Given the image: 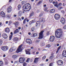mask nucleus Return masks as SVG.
<instances>
[{"instance_id": "38", "label": "nucleus", "mask_w": 66, "mask_h": 66, "mask_svg": "<svg viewBox=\"0 0 66 66\" xmlns=\"http://www.w3.org/2000/svg\"><path fill=\"white\" fill-rule=\"evenodd\" d=\"M27 20V19H24L23 21V23L24 24H25V23L26 22V21Z\"/></svg>"}, {"instance_id": "57", "label": "nucleus", "mask_w": 66, "mask_h": 66, "mask_svg": "<svg viewBox=\"0 0 66 66\" xmlns=\"http://www.w3.org/2000/svg\"><path fill=\"white\" fill-rule=\"evenodd\" d=\"M16 16H17V15H16L14 14V15H13V17H16Z\"/></svg>"}, {"instance_id": "51", "label": "nucleus", "mask_w": 66, "mask_h": 66, "mask_svg": "<svg viewBox=\"0 0 66 66\" xmlns=\"http://www.w3.org/2000/svg\"><path fill=\"white\" fill-rule=\"evenodd\" d=\"M26 64H27L26 63V62H24L23 63V65L24 66H26Z\"/></svg>"}, {"instance_id": "4", "label": "nucleus", "mask_w": 66, "mask_h": 66, "mask_svg": "<svg viewBox=\"0 0 66 66\" xmlns=\"http://www.w3.org/2000/svg\"><path fill=\"white\" fill-rule=\"evenodd\" d=\"M25 60V58L24 57H20L19 59V62L20 63H22L24 62Z\"/></svg>"}, {"instance_id": "15", "label": "nucleus", "mask_w": 66, "mask_h": 66, "mask_svg": "<svg viewBox=\"0 0 66 66\" xmlns=\"http://www.w3.org/2000/svg\"><path fill=\"white\" fill-rule=\"evenodd\" d=\"M31 35L34 37H36V36H37V34L36 33H32L31 34Z\"/></svg>"}, {"instance_id": "45", "label": "nucleus", "mask_w": 66, "mask_h": 66, "mask_svg": "<svg viewBox=\"0 0 66 66\" xmlns=\"http://www.w3.org/2000/svg\"><path fill=\"white\" fill-rule=\"evenodd\" d=\"M42 3V1H39L38 4H40Z\"/></svg>"}, {"instance_id": "55", "label": "nucleus", "mask_w": 66, "mask_h": 66, "mask_svg": "<svg viewBox=\"0 0 66 66\" xmlns=\"http://www.w3.org/2000/svg\"><path fill=\"white\" fill-rule=\"evenodd\" d=\"M43 15V14H40L39 16V17H41V16H42V15Z\"/></svg>"}, {"instance_id": "47", "label": "nucleus", "mask_w": 66, "mask_h": 66, "mask_svg": "<svg viewBox=\"0 0 66 66\" xmlns=\"http://www.w3.org/2000/svg\"><path fill=\"white\" fill-rule=\"evenodd\" d=\"M3 43V42H2V41L1 40H0V45H1Z\"/></svg>"}, {"instance_id": "1", "label": "nucleus", "mask_w": 66, "mask_h": 66, "mask_svg": "<svg viewBox=\"0 0 66 66\" xmlns=\"http://www.w3.org/2000/svg\"><path fill=\"white\" fill-rule=\"evenodd\" d=\"M63 31L61 29H58L55 32V36L57 38H60L62 37L63 35Z\"/></svg>"}, {"instance_id": "32", "label": "nucleus", "mask_w": 66, "mask_h": 66, "mask_svg": "<svg viewBox=\"0 0 66 66\" xmlns=\"http://www.w3.org/2000/svg\"><path fill=\"white\" fill-rule=\"evenodd\" d=\"M63 64V61H61V62L58 65H60L61 66V65H62Z\"/></svg>"}, {"instance_id": "13", "label": "nucleus", "mask_w": 66, "mask_h": 66, "mask_svg": "<svg viewBox=\"0 0 66 66\" xmlns=\"http://www.w3.org/2000/svg\"><path fill=\"white\" fill-rule=\"evenodd\" d=\"M12 11V7L11 6H9L7 9V12L9 13H10Z\"/></svg>"}, {"instance_id": "39", "label": "nucleus", "mask_w": 66, "mask_h": 66, "mask_svg": "<svg viewBox=\"0 0 66 66\" xmlns=\"http://www.w3.org/2000/svg\"><path fill=\"white\" fill-rule=\"evenodd\" d=\"M6 16L7 17H8L9 18L11 17V15H6Z\"/></svg>"}, {"instance_id": "17", "label": "nucleus", "mask_w": 66, "mask_h": 66, "mask_svg": "<svg viewBox=\"0 0 66 66\" xmlns=\"http://www.w3.org/2000/svg\"><path fill=\"white\" fill-rule=\"evenodd\" d=\"M26 54H30V50L28 49L26 50Z\"/></svg>"}, {"instance_id": "19", "label": "nucleus", "mask_w": 66, "mask_h": 66, "mask_svg": "<svg viewBox=\"0 0 66 66\" xmlns=\"http://www.w3.org/2000/svg\"><path fill=\"white\" fill-rule=\"evenodd\" d=\"M55 9H52L50 10V12L51 13H54V12H55Z\"/></svg>"}, {"instance_id": "50", "label": "nucleus", "mask_w": 66, "mask_h": 66, "mask_svg": "<svg viewBox=\"0 0 66 66\" xmlns=\"http://www.w3.org/2000/svg\"><path fill=\"white\" fill-rule=\"evenodd\" d=\"M63 9V7H60L59 8H58V10H61V9Z\"/></svg>"}, {"instance_id": "10", "label": "nucleus", "mask_w": 66, "mask_h": 66, "mask_svg": "<svg viewBox=\"0 0 66 66\" xmlns=\"http://www.w3.org/2000/svg\"><path fill=\"white\" fill-rule=\"evenodd\" d=\"M39 22H45V19L43 18H40L39 19Z\"/></svg>"}, {"instance_id": "41", "label": "nucleus", "mask_w": 66, "mask_h": 66, "mask_svg": "<svg viewBox=\"0 0 66 66\" xmlns=\"http://www.w3.org/2000/svg\"><path fill=\"white\" fill-rule=\"evenodd\" d=\"M45 58H46V56H44L43 57H42V60H43L45 59Z\"/></svg>"}, {"instance_id": "14", "label": "nucleus", "mask_w": 66, "mask_h": 66, "mask_svg": "<svg viewBox=\"0 0 66 66\" xmlns=\"http://www.w3.org/2000/svg\"><path fill=\"white\" fill-rule=\"evenodd\" d=\"M1 13V16H2L3 17H5V13L3 11Z\"/></svg>"}, {"instance_id": "23", "label": "nucleus", "mask_w": 66, "mask_h": 66, "mask_svg": "<svg viewBox=\"0 0 66 66\" xmlns=\"http://www.w3.org/2000/svg\"><path fill=\"white\" fill-rule=\"evenodd\" d=\"M18 56V55H15L12 56V57L13 59H16V58H17Z\"/></svg>"}, {"instance_id": "37", "label": "nucleus", "mask_w": 66, "mask_h": 66, "mask_svg": "<svg viewBox=\"0 0 66 66\" xmlns=\"http://www.w3.org/2000/svg\"><path fill=\"white\" fill-rule=\"evenodd\" d=\"M62 61L61 60H59L57 62V63L58 65H59L60 62Z\"/></svg>"}, {"instance_id": "9", "label": "nucleus", "mask_w": 66, "mask_h": 66, "mask_svg": "<svg viewBox=\"0 0 66 66\" xmlns=\"http://www.w3.org/2000/svg\"><path fill=\"white\" fill-rule=\"evenodd\" d=\"M65 19L63 17H62L61 20L60 22H61L62 24H64L65 23Z\"/></svg>"}, {"instance_id": "6", "label": "nucleus", "mask_w": 66, "mask_h": 66, "mask_svg": "<svg viewBox=\"0 0 66 66\" xmlns=\"http://www.w3.org/2000/svg\"><path fill=\"white\" fill-rule=\"evenodd\" d=\"M1 49L3 51H6L9 49V47L7 46H4L2 47Z\"/></svg>"}, {"instance_id": "35", "label": "nucleus", "mask_w": 66, "mask_h": 66, "mask_svg": "<svg viewBox=\"0 0 66 66\" xmlns=\"http://www.w3.org/2000/svg\"><path fill=\"white\" fill-rule=\"evenodd\" d=\"M3 64V62L1 61H0V66H2Z\"/></svg>"}, {"instance_id": "28", "label": "nucleus", "mask_w": 66, "mask_h": 66, "mask_svg": "<svg viewBox=\"0 0 66 66\" xmlns=\"http://www.w3.org/2000/svg\"><path fill=\"white\" fill-rule=\"evenodd\" d=\"M38 24H39V26H40V23L39 22V21H38L37 22V23H36V27H37V26L38 25Z\"/></svg>"}, {"instance_id": "40", "label": "nucleus", "mask_w": 66, "mask_h": 66, "mask_svg": "<svg viewBox=\"0 0 66 66\" xmlns=\"http://www.w3.org/2000/svg\"><path fill=\"white\" fill-rule=\"evenodd\" d=\"M29 61H30V59L28 58L27 60L26 61V62H27V63H29Z\"/></svg>"}, {"instance_id": "52", "label": "nucleus", "mask_w": 66, "mask_h": 66, "mask_svg": "<svg viewBox=\"0 0 66 66\" xmlns=\"http://www.w3.org/2000/svg\"><path fill=\"white\" fill-rule=\"evenodd\" d=\"M49 32L48 31L47 33H46V35H49Z\"/></svg>"}, {"instance_id": "18", "label": "nucleus", "mask_w": 66, "mask_h": 66, "mask_svg": "<svg viewBox=\"0 0 66 66\" xmlns=\"http://www.w3.org/2000/svg\"><path fill=\"white\" fill-rule=\"evenodd\" d=\"M19 30L18 29H16L14 31V33L15 34H17V33H19Z\"/></svg>"}, {"instance_id": "61", "label": "nucleus", "mask_w": 66, "mask_h": 66, "mask_svg": "<svg viewBox=\"0 0 66 66\" xmlns=\"http://www.w3.org/2000/svg\"><path fill=\"white\" fill-rule=\"evenodd\" d=\"M24 1H22V4H23L24 3Z\"/></svg>"}, {"instance_id": "59", "label": "nucleus", "mask_w": 66, "mask_h": 66, "mask_svg": "<svg viewBox=\"0 0 66 66\" xmlns=\"http://www.w3.org/2000/svg\"><path fill=\"white\" fill-rule=\"evenodd\" d=\"M33 60H34V58H31V61H33Z\"/></svg>"}, {"instance_id": "46", "label": "nucleus", "mask_w": 66, "mask_h": 66, "mask_svg": "<svg viewBox=\"0 0 66 66\" xmlns=\"http://www.w3.org/2000/svg\"><path fill=\"white\" fill-rule=\"evenodd\" d=\"M17 19H18V20H20V21H21V19L20 18H18Z\"/></svg>"}, {"instance_id": "43", "label": "nucleus", "mask_w": 66, "mask_h": 66, "mask_svg": "<svg viewBox=\"0 0 66 66\" xmlns=\"http://www.w3.org/2000/svg\"><path fill=\"white\" fill-rule=\"evenodd\" d=\"M52 65H53V63H51L50 64L49 66H52Z\"/></svg>"}, {"instance_id": "53", "label": "nucleus", "mask_w": 66, "mask_h": 66, "mask_svg": "<svg viewBox=\"0 0 66 66\" xmlns=\"http://www.w3.org/2000/svg\"><path fill=\"white\" fill-rule=\"evenodd\" d=\"M49 1L51 3V2H53V0H50Z\"/></svg>"}, {"instance_id": "8", "label": "nucleus", "mask_w": 66, "mask_h": 66, "mask_svg": "<svg viewBox=\"0 0 66 66\" xmlns=\"http://www.w3.org/2000/svg\"><path fill=\"white\" fill-rule=\"evenodd\" d=\"M54 17L56 20H57L60 18V15L58 14H56L54 15Z\"/></svg>"}, {"instance_id": "5", "label": "nucleus", "mask_w": 66, "mask_h": 66, "mask_svg": "<svg viewBox=\"0 0 66 66\" xmlns=\"http://www.w3.org/2000/svg\"><path fill=\"white\" fill-rule=\"evenodd\" d=\"M44 32L43 31H42L39 34V36L38 38V39H42L43 38V33Z\"/></svg>"}, {"instance_id": "22", "label": "nucleus", "mask_w": 66, "mask_h": 66, "mask_svg": "<svg viewBox=\"0 0 66 66\" xmlns=\"http://www.w3.org/2000/svg\"><path fill=\"white\" fill-rule=\"evenodd\" d=\"M58 4V3H57V2H55L54 5V6H56V7H57V8H58V7H59V6L57 5Z\"/></svg>"}, {"instance_id": "2", "label": "nucleus", "mask_w": 66, "mask_h": 66, "mask_svg": "<svg viewBox=\"0 0 66 66\" xmlns=\"http://www.w3.org/2000/svg\"><path fill=\"white\" fill-rule=\"evenodd\" d=\"M30 5L29 4H25L23 6V10H27L29 9L28 11H30V9H31V8L29 6Z\"/></svg>"}, {"instance_id": "20", "label": "nucleus", "mask_w": 66, "mask_h": 66, "mask_svg": "<svg viewBox=\"0 0 66 66\" xmlns=\"http://www.w3.org/2000/svg\"><path fill=\"white\" fill-rule=\"evenodd\" d=\"M11 35H10L9 36V40H11L12 39V36H13V32H11Z\"/></svg>"}, {"instance_id": "27", "label": "nucleus", "mask_w": 66, "mask_h": 66, "mask_svg": "<svg viewBox=\"0 0 66 66\" xmlns=\"http://www.w3.org/2000/svg\"><path fill=\"white\" fill-rule=\"evenodd\" d=\"M45 45V43L44 42H43L40 44V46H42V47H44V46Z\"/></svg>"}, {"instance_id": "26", "label": "nucleus", "mask_w": 66, "mask_h": 66, "mask_svg": "<svg viewBox=\"0 0 66 66\" xmlns=\"http://www.w3.org/2000/svg\"><path fill=\"white\" fill-rule=\"evenodd\" d=\"M37 61H38V58H35L34 61V63H37Z\"/></svg>"}, {"instance_id": "36", "label": "nucleus", "mask_w": 66, "mask_h": 66, "mask_svg": "<svg viewBox=\"0 0 66 66\" xmlns=\"http://www.w3.org/2000/svg\"><path fill=\"white\" fill-rule=\"evenodd\" d=\"M61 46H60L58 48V50H57L56 51V53H57L58 52V51H59V50L60 49V48H61Z\"/></svg>"}, {"instance_id": "58", "label": "nucleus", "mask_w": 66, "mask_h": 66, "mask_svg": "<svg viewBox=\"0 0 66 66\" xmlns=\"http://www.w3.org/2000/svg\"><path fill=\"white\" fill-rule=\"evenodd\" d=\"M48 9V8L47 7H46L45 9V11H47V10Z\"/></svg>"}, {"instance_id": "64", "label": "nucleus", "mask_w": 66, "mask_h": 66, "mask_svg": "<svg viewBox=\"0 0 66 66\" xmlns=\"http://www.w3.org/2000/svg\"><path fill=\"white\" fill-rule=\"evenodd\" d=\"M62 5V4L61 3H59V5H60V6Z\"/></svg>"}, {"instance_id": "42", "label": "nucleus", "mask_w": 66, "mask_h": 66, "mask_svg": "<svg viewBox=\"0 0 66 66\" xmlns=\"http://www.w3.org/2000/svg\"><path fill=\"white\" fill-rule=\"evenodd\" d=\"M51 46H50V45L48 44L46 45V47H47L48 48H50V47Z\"/></svg>"}, {"instance_id": "49", "label": "nucleus", "mask_w": 66, "mask_h": 66, "mask_svg": "<svg viewBox=\"0 0 66 66\" xmlns=\"http://www.w3.org/2000/svg\"><path fill=\"white\" fill-rule=\"evenodd\" d=\"M32 23H34V22H32V21H31L29 22V24L31 25Z\"/></svg>"}, {"instance_id": "3", "label": "nucleus", "mask_w": 66, "mask_h": 66, "mask_svg": "<svg viewBox=\"0 0 66 66\" xmlns=\"http://www.w3.org/2000/svg\"><path fill=\"white\" fill-rule=\"evenodd\" d=\"M22 44L19 46L18 48L16 50V52L17 53H19V52H20L22 51V48H21V47H22Z\"/></svg>"}, {"instance_id": "24", "label": "nucleus", "mask_w": 66, "mask_h": 66, "mask_svg": "<svg viewBox=\"0 0 66 66\" xmlns=\"http://www.w3.org/2000/svg\"><path fill=\"white\" fill-rule=\"evenodd\" d=\"M14 24L16 27H17V26L18 25V24H19V22H15V23H14Z\"/></svg>"}, {"instance_id": "48", "label": "nucleus", "mask_w": 66, "mask_h": 66, "mask_svg": "<svg viewBox=\"0 0 66 66\" xmlns=\"http://www.w3.org/2000/svg\"><path fill=\"white\" fill-rule=\"evenodd\" d=\"M35 30V29H34V28H33L31 29V31H34Z\"/></svg>"}, {"instance_id": "30", "label": "nucleus", "mask_w": 66, "mask_h": 66, "mask_svg": "<svg viewBox=\"0 0 66 66\" xmlns=\"http://www.w3.org/2000/svg\"><path fill=\"white\" fill-rule=\"evenodd\" d=\"M18 39L17 38L14 37L13 39V40L15 42H16V41H17L18 40Z\"/></svg>"}, {"instance_id": "60", "label": "nucleus", "mask_w": 66, "mask_h": 66, "mask_svg": "<svg viewBox=\"0 0 66 66\" xmlns=\"http://www.w3.org/2000/svg\"><path fill=\"white\" fill-rule=\"evenodd\" d=\"M35 20H32L31 21H32V22H35L34 21Z\"/></svg>"}, {"instance_id": "7", "label": "nucleus", "mask_w": 66, "mask_h": 66, "mask_svg": "<svg viewBox=\"0 0 66 66\" xmlns=\"http://www.w3.org/2000/svg\"><path fill=\"white\" fill-rule=\"evenodd\" d=\"M26 42L27 43L29 44H32V41L30 39H26Z\"/></svg>"}, {"instance_id": "21", "label": "nucleus", "mask_w": 66, "mask_h": 66, "mask_svg": "<svg viewBox=\"0 0 66 66\" xmlns=\"http://www.w3.org/2000/svg\"><path fill=\"white\" fill-rule=\"evenodd\" d=\"M5 32L7 33H9L10 32V29L9 28H7L5 29Z\"/></svg>"}, {"instance_id": "63", "label": "nucleus", "mask_w": 66, "mask_h": 66, "mask_svg": "<svg viewBox=\"0 0 66 66\" xmlns=\"http://www.w3.org/2000/svg\"><path fill=\"white\" fill-rule=\"evenodd\" d=\"M9 23V21H6V24H7V23Z\"/></svg>"}, {"instance_id": "12", "label": "nucleus", "mask_w": 66, "mask_h": 66, "mask_svg": "<svg viewBox=\"0 0 66 66\" xmlns=\"http://www.w3.org/2000/svg\"><path fill=\"white\" fill-rule=\"evenodd\" d=\"M2 36L3 38H4L5 39H6L7 38V35L5 33H4L2 35Z\"/></svg>"}, {"instance_id": "29", "label": "nucleus", "mask_w": 66, "mask_h": 66, "mask_svg": "<svg viewBox=\"0 0 66 66\" xmlns=\"http://www.w3.org/2000/svg\"><path fill=\"white\" fill-rule=\"evenodd\" d=\"M34 15V12H32L31 13H30V14L29 17H31L32 16H33Z\"/></svg>"}, {"instance_id": "16", "label": "nucleus", "mask_w": 66, "mask_h": 66, "mask_svg": "<svg viewBox=\"0 0 66 66\" xmlns=\"http://www.w3.org/2000/svg\"><path fill=\"white\" fill-rule=\"evenodd\" d=\"M62 55L64 57L66 58V51H64L63 52Z\"/></svg>"}, {"instance_id": "31", "label": "nucleus", "mask_w": 66, "mask_h": 66, "mask_svg": "<svg viewBox=\"0 0 66 66\" xmlns=\"http://www.w3.org/2000/svg\"><path fill=\"white\" fill-rule=\"evenodd\" d=\"M15 50V49L14 50L13 49L11 48L10 50L9 51L10 52H13L14 50Z\"/></svg>"}, {"instance_id": "62", "label": "nucleus", "mask_w": 66, "mask_h": 66, "mask_svg": "<svg viewBox=\"0 0 66 66\" xmlns=\"http://www.w3.org/2000/svg\"><path fill=\"white\" fill-rule=\"evenodd\" d=\"M21 18L22 20H23V19H24V17H22Z\"/></svg>"}, {"instance_id": "25", "label": "nucleus", "mask_w": 66, "mask_h": 66, "mask_svg": "<svg viewBox=\"0 0 66 66\" xmlns=\"http://www.w3.org/2000/svg\"><path fill=\"white\" fill-rule=\"evenodd\" d=\"M54 57V56H53V54H51V56L49 57V58L51 60Z\"/></svg>"}, {"instance_id": "44", "label": "nucleus", "mask_w": 66, "mask_h": 66, "mask_svg": "<svg viewBox=\"0 0 66 66\" xmlns=\"http://www.w3.org/2000/svg\"><path fill=\"white\" fill-rule=\"evenodd\" d=\"M9 26H10V24H11V23H12V21H9Z\"/></svg>"}, {"instance_id": "34", "label": "nucleus", "mask_w": 66, "mask_h": 66, "mask_svg": "<svg viewBox=\"0 0 66 66\" xmlns=\"http://www.w3.org/2000/svg\"><path fill=\"white\" fill-rule=\"evenodd\" d=\"M18 14L19 15H22V11H20L18 13Z\"/></svg>"}, {"instance_id": "33", "label": "nucleus", "mask_w": 66, "mask_h": 66, "mask_svg": "<svg viewBox=\"0 0 66 66\" xmlns=\"http://www.w3.org/2000/svg\"><path fill=\"white\" fill-rule=\"evenodd\" d=\"M18 10H20V9L21 8V5L20 4L18 6Z\"/></svg>"}, {"instance_id": "56", "label": "nucleus", "mask_w": 66, "mask_h": 66, "mask_svg": "<svg viewBox=\"0 0 66 66\" xmlns=\"http://www.w3.org/2000/svg\"><path fill=\"white\" fill-rule=\"evenodd\" d=\"M5 64H6V65H7V64H8V62H5Z\"/></svg>"}, {"instance_id": "11", "label": "nucleus", "mask_w": 66, "mask_h": 66, "mask_svg": "<svg viewBox=\"0 0 66 66\" xmlns=\"http://www.w3.org/2000/svg\"><path fill=\"white\" fill-rule=\"evenodd\" d=\"M50 40L51 42H53L54 40V37L53 36H51Z\"/></svg>"}, {"instance_id": "54", "label": "nucleus", "mask_w": 66, "mask_h": 66, "mask_svg": "<svg viewBox=\"0 0 66 66\" xmlns=\"http://www.w3.org/2000/svg\"><path fill=\"white\" fill-rule=\"evenodd\" d=\"M64 29L65 30H66V26H64Z\"/></svg>"}]
</instances>
